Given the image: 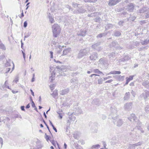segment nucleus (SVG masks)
<instances>
[{"label":"nucleus","mask_w":149,"mask_h":149,"mask_svg":"<svg viewBox=\"0 0 149 149\" xmlns=\"http://www.w3.org/2000/svg\"><path fill=\"white\" fill-rule=\"evenodd\" d=\"M113 25L111 24H108L107 25V26L109 29H111L113 28Z\"/></svg>","instance_id":"nucleus-50"},{"label":"nucleus","mask_w":149,"mask_h":149,"mask_svg":"<svg viewBox=\"0 0 149 149\" xmlns=\"http://www.w3.org/2000/svg\"><path fill=\"white\" fill-rule=\"evenodd\" d=\"M116 108H113L112 107H111L110 109L112 113H114L116 115V113H117V110Z\"/></svg>","instance_id":"nucleus-33"},{"label":"nucleus","mask_w":149,"mask_h":149,"mask_svg":"<svg viewBox=\"0 0 149 149\" xmlns=\"http://www.w3.org/2000/svg\"><path fill=\"white\" fill-rule=\"evenodd\" d=\"M149 42V40H145L144 41L142 42H141V43L142 45H147L148 43Z\"/></svg>","instance_id":"nucleus-39"},{"label":"nucleus","mask_w":149,"mask_h":149,"mask_svg":"<svg viewBox=\"0 0 149 149\" xmlns=\"http://www.w3.org/2000/svg\"><path fill=\"white\" fill-rule=\"evenodd\" d=\"M146 23V21L145 20H142L140 22V24L142 25Z\"/></svg>","instance_id":"nucleus-55"},{"label":"nucleus","mask_w":149,"mask_h":149,"mask_svg":"<svg viewBox=\"0 0 149 149\" xmlns=\"http://www.w3.org/2000/svg\"><path fill=\"white\" fill-rule=\"evenodd\" d=\"M25 107L24 106H21V109L22 110L24 111H25V109H24Z\"/></svg>","instance_id":"nucleus-63"},{"label":"nucleus","mask_w":149,"mask_h":149,"mask_svg":"<svg viewBox=\"0 0 149 149\" xmlns=\"http://www.w3.org/2000/svg\"><path fill=\"white\" fill-rule=\"evenodd\" d=\"M50 94L54 98H56L58 97L57 91L56 90L54 91L52 93Z\"/></svg>","instance_id":"nucleus-17"},{"label":"nucleus","mask_w":149,"mask_h":149,"mask_svg":"<svg viewBox=\"0 0 149 149\" xmlns=\"http://www.w3.org/2000/svg\"><path fill=\"white\" fill-rule=\"evenodd\" d=\"M107 35V33H101L99 34H98L97 36V38H101L103 36H105Z\"/></svg>","instance_id":"nucleus-32"},{"label":"nucleus","mask_w":149,"mask_h":149,"mask_svg":"<svg viewBox=\"0 0 149 149\" xmlns=\"http://www.w3.org/2000/svg\"><path fill=\"white\" fill-rule=\"evenodd\" d=\"M10 62L11 60L10 59H8V60H7L6 62L5 63V65L6 67L10 66Z\"/></svg>","instance_id":"nucleus-36"},{"label":"nucleus","mask_w":149,"mask_h":149,"mask_svg":"<svg viewBox=\"0 0 149 149\" xmlns=\"http://www.w3.org/2000/svg\"><path fill=\"white\" fill-rule=\"evenodd\" d=\"M18 81L19 77L18 76H17L15 77L14 80L13 81V82H15L16 83H17V82Z\"/></svg>","instance_id":"nucleus-43"},{"label":"nucleus","mask_w":149,"mask_h":149,"mask_svg":"<svg viewBox=\"0 0 149 149\" xmlns=\"http://www.w3.org/2000/svg\"><path fill=\"white\" fill-rule=\"evenodd\" d=\"M10 70V68H6V72L5 73H8V72Z\"/></svg>","instance_id":"nucleus-64"},{"label":"nucleus","mask_w":149,"mask_h":149,"mask_svg":"<svg viewBox=\"0 0 149 149\" xmlns=\"http://www.w3.org/2000/svg\"><path fill=\"white\" fill-rule=\"evenodd\" d=\"M129 120L131 122H133L135 121V123L138 121L139 120L137 119V118L135 116V115L134 114H132L128 118Z\"/></svg>","instance_id":"nucleus-5"},{"label":"nucleus","mask_w":149,"mask_h":149,"mask_svg":"<svg viewBox=\"0 0 149 149\" xmlns=\"http://www.w3.org/2000/svg\"><path fill=\"white\" fill-rule=\"evenodd\" d=\"M8 81L6 80L4 84L1 85V86H0V88L1 89L3 90H5L6 88H8L9 89H10L9 87L8 86Z\"/></svg>","instance_id":"nucleus-9"},{"label":"nucleus","mask_w":149,"mask_h":149,"mask_svg":"<svg viewBox=\"0 0 149 149\" xmlns=\"http://www.w3.org/2000/svg\"><path fill=\"white\" fill-rule=\"evenodd\" d=\"M145 17L146 18H149V11L146 13Z\"/></svg>","instance_id":"nucleus-56"},{"label":"nucleus","mask_w":149,"mask_h":149,"mask_svg":"<svg viewBox=\"0 0 149 149\" xmlns=\"http://www.w3.org/2000/svg\"><path fill=\"white\" fill-rule=\"evenodd\" d=\"M84 1L85 2L94 3L97 1V0H84Z\"/></svg>","instance_id":"nucleus-35"},{"label":"nucleus","mask_w":149,"mask_h":149,"mask_svg":"<svg viewBox=\"0 0 149 149\" xmlns=\"http://www.w3.org/2000/svg\"><path fill=\"white\" fill-rule=\"evenodd\" d=\"M86 10L84 9L82 7L79 8L77 10L76 12L77 13H84Z\"/></svg>","instance_id":"nucleus-22"},{"label":"nucleus","mask_w":149,"mask_h":149,"mask_svg":"<svg viewBox=\"0 0 149 149\" xmlns=\"http://www.w3.org/2000/svg\"><path fill=\"white\" fill-rule=\"evenodd\" d=\"M45 138L46 139V140L48 141L49 140V138L50 136H49L47 135V134L46 133H45Z\"/></svg>","instance_id":"nucleus-52"},{"label":"nucleus","mask_w":149,"mask_h":149,"mask_svg":"<svg viewBox=\"0 0 149 149\" xmlns=\"http://www.w3.org/2000/svg\"><path fill=\"white\" fill-rule=\"evenodd\" d=\"M97 81L98 84H102L103 80L102 78H100L98 79Z\"/></svg>","instance_id":"nucleus-44"},{"label":"nucleus","mask_w":149,"mask_h":149,"mask_svg":"<svg viewBox=\"0 0 149 149\" xmlns=\"http://www.w3.org/2000/svg\"><path fill=\"white\" fill-rule=\"evenodd\" d=\"M136 17L135 16L130 17L129 18V19L131 20L132 21H134V20L136 19Z\"/></svg>","instance_id":"nucleus-48"},{"label":"nucleus","mask_w":149,"mask_h":149,"mask_svg":"<svg viewBox=\"0 0 149 149\" xmlns=\"http://www.w3.org/2000/svg\"><path fill=\"white\" fill-rule=\"evenodd\" d=\"M149 96V91L147 90H145L143 93L140 95V97L141 98H143L146 100Z\"/></svg>","instance_id":"nucleus-4"},{"label":"nucleus","mask_w":149,"mask_h":149,"mask_svg":"<svg viewBox=\"0 0 149 149\" xmlns=\"http://www.w3.org/2000/svg\"><path fill=\"white\" fill-rule=\"evenodd\" d=\"M121 34L120 32L118 31H115L114 33V36H119L121 35Z\"/></svg>","instance_id":"nucleus-30"},{"label":"nucleus","mask_w":149,"mask_h":149,"mask_svg":"<svg viewBox=\"0 0 149 149\" xmlns=\"http://www.w3.org/2000/svg\"><path fill=\"white\" fill-rule=\"evenodd\" d=\"M31 34V32H29L28 33L25 35L24 38H28Z\"/></svg>","instance_id":"nucleus-51"},{"label":"nucleus","mask_w":149,"mask_h":149,"mask_svg":"<svg viewBox=\"0 0 149 149\" xmlns=\"http://www.w3.org/2000/svg\"><path fill=\"white\" fill-rule=\"evenodd\" d=\"M93 72L96 73H98V74H102L103 75H104V74H103V73L101 71H100L98 69H94L93 70Z\"/></svg>","instance_id":"nucleus-29"},{"label":"nucleus","mask_w":149,"mask_h":149,"mask_svg":"<svg viewBox=\"0 0 149 149\" xmlns=\"http://www.w3.org/2000/svg\"><path fill=\"white\" fill-rule=\"evenodd\" d=\"M141 123L139 121L137 122V125L136 126V127L139 130H140L142 133H143L144 131L142 130L141 128Z\"/></svg>","instance_id":"nucleus-12"},{"label":"nucleus","mask_w":149,"mask_h":149,"mask_svg":"<svg viewBox=\"0 0 149 149\" xmlns=\"http://www.w3.org/2000/svg\"><path fill=\"white\" fill-rule=\"evenodd\" d=\"M57 68L59 69L61 71L65 72L66 70V67L64 66H62L60 67L59 66H57Z\"/></svg>","instance_id":"nucleus-21"},{"label":"nucleus","mask_w":149,"mask_h":149,"mask_svg":"<svg viewBox=\"0 0 149 149\" xmlns=\"http://www.w3.org/2000/svg\"><path fill=\"white\" fill-rule=\"evenodd\" d=\"M112 46L113 47H115V48H121V47H118V44L117 42H113L112 43Z\"/></svg>","instance_id":"nucleus-28"},{"label":"nucleus","mask_w":149,"mask_h":149,"mask_svg":"<svg viewBox=\"0 0 149 149\" xmlns=\"http://www.w3.org/2000/svg\"><path fill=\"white\" fill-rule=\"evenodd\" d=\"M48 18L49 19V21L51 23H53L54 22V21L53 18V17L52 15L50 13H49L48 14Z\"/></svg>","instance_id":"nucleus-20"},{"label":"nucleus","mask_w":149,"mask_h":149,"mask_svg":"<svg viewBox=\"0 0 149 149\" xmlns=\"http://www.w3.org/2000/svg\"><path fill=\"white\" fill-rule=\"evenodd\" d=\"M123 123L122 120L121 119H119L117 121L116 125L120 127L122 125Z\"/></svg>","instance_id":"nucleus-23"},{"label":"nucleus","mask_w":149,"mask_h":149,"mask_svg":"<svg viewBox=\"0 0 149 149\" xmlns=\"http://www.w3.org/2000/svg\"><path fill=\"white\" fill-rule=\"evenodd\" d=\"M120 1L121 0H109L108 4L110 6H113L120 2Z\"/></svg>","instance_id":"nucleus-8"},{"label":"nucleus","mask_w":149,"mask_h":149,"mask_svg":"<svg viewBox=\"0 0 149 149\" xmlns=\"http://www.w3.org/2000/svg\"><path fill=\"white\" fill-rule=\"evenodd\" d=\"M36 148L37 149H40L42 147L41 142L39 141H37L36 142Z\"/></svg>","instance_id":"nucleus-16"},{"label":"nucleus","mask_w":149,"mask_h":149,"mask_svg":"<svg viewBox=\"0 0 149 149\" xmlns=\"http://www.w3.org/2000/svg\"><path fill=\"white\" fill-rule=\"evenodd\" d=\"M87 31L85 29H81L78 32L77 34L78 36L84 37L86 36Z\"/></svg>","instance_id":"nucleus-6"},{"label":"nucleus","mask_w":149,"mask_h":149,"mask_svg":"<svg viewBox=\"0 0 149 149\" xmlns=\"http://www.w3.org/2000/svg\"><path fill=\"white\" fill-rule=\"evenodd\" d=\"M133 104L132 102H127L125 104L124 106V109L126 111H130L132 109Z\"/></svg>","instance_id":"nucleus-3"},{"label":"nucleus","mask_w":149,"mask_h":149,"mask_svg":"<svg viewBox=\"0 0 149 149\" xmlns=\"http://www.w3.org/2000/svg\"><path fill=\"white\" fill-rule=\"evenodd\" d=\"M69 89L67 88L61 91H60V93L61 95H64L68 93L69 92Z\"/></svg>","instance_id":"nucleus-11"},{"label":"nucleus","mask_w":149,"mask_h":149,"mask_svg":"<svg viewBox=\"0 0 149 149\" xmlns=\"http://www.w3.org/2000/svg\"><path fill=\"white\" fill-rule=\"evenodd\" d=\"M139 42L136 41L135 42H133L132 43V44L133 45L136 47L139 45Z\"/></svg>","instance_id":"nucleus-40"},{"label":"nucleus","mask_w":149,"mask_h":149,"mask_svg":"<svg viewBox=\"0 0 149 149\" xmlns=\"http://www.w3.org/2000/svg\"><path fill=\"white\" fill-rule=\"evenodd\" d=\"M134 77V76H130L129 78L127 77L126 79L127 80H128L129 81H130L132 80L133 79V77Z\"/></svg>","instance_id":"nucleus-47"},{"label":"nucleus","mask_w":149,"mask_h":149,"mask_svg":"<svg viewBox=\"0 0 149 149\" xmlns=\"http://www.w3.org/2000/svg\"><path fill=\"white\" fill-rule=\"evenodd\" d=\"M71 51V48H68L64 49L63 51V53L62 56L65 55L67 54L70 53Z\"/></svg>","instance_id":"nucleus-14"},{"label":"nucleus","mask_w":149,"mask_h":149,"mask_svg":"<svg viewBox=\"0 0 149 149\" xmlns=\"http://www.w3.org/2000/svg\"><path fill=\"white\" fill-rule=\"evenodd\" d=\"M27 25V23L26 21H25L24 24V27L25 28H26Z\"/></svg>","instance_id":"nucleus-62"},{"label":"nucleus","mask_w":149,"mask_h":149,"mask_svg":"<svg viewBox=\"0 0 149 149\" xmlns=\"http://www.w3.org/2000/svg\"><path fill=\"white\" fill-rule=\"evenodd\" d=\"M78 4H77L76 3H75L74 2L72 3V6L74 8H75L77 7L78 6Z\"/></svg>","instance_id":"nucleus-53"},{"label":"nucleus","mask_w":149,"mask_h":149,"mask_svg":"<svg viewBox=\"0 0 149 149\" xmlns=\"http://www.w3.org/2000/svg\"><path fill=\"white\" fill-rule=\"evenodd\" d=\"M93 101L94 102H95V101H97V102H98L97 103H95V104H96V105H98L99 104V101L98 100V99H94V100H93Z\"/></svg>","instance_id":"nucleus-59"},{"label":"nucleus","mask_w":149,"mask_h":149,"mask_svg":"<svg viewBox=\"0 0 149 149\" xmlns=\"http://www.w3.org/2000/svg\"><path fill=\"white\" fill-rule=\"evenodd\" d=\"M108 56L110 58L111 57L113 58L115 57V53L114 52L109 53L108 54Z\"/></svg>","instance_id":"nucleus-34"},{"label":"nucleus","mask_w":149,"mask_h":149,"mask_svg":"<svg viewBox=\"0 0 149 149\" xmlns=\"http://www.w3.org/2000/svg\"><path fill=\"white\" fill-rule=\"evenodd\" d=\"M97 58V54L95 52L92 53L90 56V59L91 60H95Z\"/></svg>","instance_id":"nucleus-10"},{"label":"nucleus","mask_w":149,"mask_h":149,"mask_svg":"<svg viewBox=\"0 0 149 149\" xmlns=\"http://www.w3.org/2000/svg\"><path fill=\"white\" fill-rule=\"evenodd\" d=\"M31 102H32V106L34 108L36 107V106L35 103H34L32 99H31Z\"/></svg>","instance_id":"nucleus-57"},{"label":"nucleus","mask_w":149,"mask_h":149,"mask_svg":"<svg viewBox=\"0 0 149 149\" xmlns=\"http://www.w3.org/2000/svg\"><path fill=\"white\" fill-rule=\"evenodd\" d=\"M130 97V93L129 92L126 93L123 97L124 100H128Z\"/></svg>","instance_id":"nucleus-19"},{"label":"nucleus","mask_w":149,"mask_h":149,"mask_svg":"<svg viewBox=\"0 0 149 149\" xmlns=\"http://www.w3.org/2000/svg\"><path fill=\"white\" fill-rule=\"evenodd\" d=\"M0 48L4 50L6 49L5 46L3 43H1V42L0 44Z\"/></svg>","instance_id":"nucleus-37"},{"label":"nucleus","mask_w":149,"mask_h":149,"mask_svg":"<svg viewBox=\"0 0 149 149\" xmlns=\"http://www.w3.org/2000/svg\"><path fill=\"white\" fill-rule=\"evenodd\" d=\"M0 143H1V146H2V145L3 144V140L2 138L0 137Z\"/></svg>","instance_id":"nucleus-58"},{"label":"nucleus","mask_w":149,"mask_h":149,"mask_svg":"<svg viewBox=\"0 0 149 149\" xmlns=\"http://www.w3.org/2000/svg\"><path fill=\"white\" fill-rule=\"evenodd\" d=\"M71 117H72V118H71V117L70 118V120H72V121L74 120L75 119V117L74 116H72Z\"/></svg>","instance_id":"nucleus-61"},{"label":"nucleus","mask_w":149,"mask_h":149,"mask_svg":"<svg viewBox=\"0 0 149 149\" xmlns=\"http://www.w3.org/2000/svg\"><path fill=\"white\" fill-rule=\"evenodd\" d=\"M42 120H43V122H44V123H45V125L46 126V127H47V128L48 129L49 132L51 134V135H52V133H51V131H50V129H49V127H48V125L47 124L46 122H45V121L43 119H42Z\"/></svg>","instance_id":"nucleus-41"},{"label":"nucleus","mask_w":149,"mask_h":149,"mask_svg":"<svg viewBox=\"0 0 149 149\" xmlns=\"http://www.w3.org/2000/svg\"><path fill=\"white\" fill-rule=\"evenodd\" d=\"M145 110L147 113H149V105L146 106L145 107Z\"/></svg>","instance_id":"nucleus-42"},{"label":"nucleus","mask_w":149,"mask_h":149,"mask_svg":"<svg viewBox=\"0 0 149 149\" xmlns=\"http://www.w3.org/2000/svg\"><path fill=\"white\" fill-rule=\"evenodd\" d=\"M85 56V55L83 53H82V51L81 50H80L79 51V53L78 54L77 58L79 59H80L82 58L83 56Z\"/></svg>","instance_id":"nucleus-25"},{"label":"nucleus","mask_w":149,"mask_h":149,"mask_svg":"<svg viewBox=\"0 0 149 149\" xmlns=\"http://www.w3.org/2000/svg\"><path fill=\"white\" fill-rule=\"evenodd\" d=\"M142 144V141L139 142L138 143H135L134 144L136 147H137L138 146H140Z\"/></svg>","instance_id":"nucleus-45"},{"label":"nucleus","mask_w":149,"mask_h":149,"mask_svg":"<svg viewBox=\"0 0 149 149\" xmlns=\"http://www.w3.org/2000/svg\"><path fill=\"white\" fill-rule=\"evenodd\" d=\"M55 73H56L54 71H53L52 73V75L51 77H50L49 78L51 80V81H53V79H54V78L55 77Z\"/></svg>","instance_id":"nucleus-26"},{"label":"nucleus","mask_w":149,"mask_h":149,"mask_svg":"<svg viewBox=\"0 0 149 149\" xmlns=\"http://www.w3.org/2000/svg\"><path fill=\"white\" fill-rule=\"evenodd\" d=\"M134 5L133 3H131L128 4L127 6V9L129 12H133L134 8Z\"/></svg>","instance_id":"nucleus-7"},{"label":"nucleus","mask_w":149,"mask_h":149,"mask_svg":"<svg viewBox=\"0 0 149 149\" xmlns=\"http://www.w3.org/2000/svg\"><path fill=\"white\" fill-rule=\"evenodd\" d=\"M142 85L145 88L149 89V81H144L143 82Z\"/></svg>","instance_id":"nucleus-18"},{"label":"nucleus","mask_w":149,"mask_h":149,"mask_svg":"<svg viewBox=\"0 0 149 149\" xmlns=\"http://www.w3.org/2000/svg\"><path fill=\"white\" fill-rule=\"evenodd\" d=\"M54 86L55 85L54 84H52L50 86V89L52 91L54 89Z\"/></svg>","instance_id":"nucleus-54"},{"label":"nucleus","mask_w":149,"mask_h":149,"mask_svg":"<svg viewBox=\"0 0 149 149\" xmlns=\"http://www.w3.org/2000/svg\"><path fill=\"white\" fill-rule=\"evenodd\" d=\"M124 22L123 21L121 20L118 22V24L120 26H122L123 25V24L124 23Z\"/></svg>","instance_id":"nucleus-46"},{"label":"nucleus","mask_w":149,"mask_h":149,"mask_svg":"<svg viewBox=\"0 0 149 149\" xmlns=\"http://www.w3.org/2000/svg\"><path fill=\"white\" fill-rule=\"evenodd\" d=\"M100 147V145L99 144H97V145H93L92 146V148H98Z\"/></svg>","instance_id":"nucleus-49"},{"label":"nucleus","mask_w":149,"mask_h":149,"mask_svg":"<svg viewBox=\"0 0 149 149\" xmlns=\"http://www.w3.org/2000/svg\"><path fill=\"white\" fill-rule=\"evenodd\" d=\"M53 36L56 38L60 33L61 28L57 24H54L52 27Z\"/></svg>","instance_id":"nucleus-1"},{"label":"nucleus","mask_w":149,"mask_h":149,"mask_svg":"<svg viewBox=\"0 0 149 149\" xmlns=\"http://www.w3.org/2000/svg\"><path fill=\"white\" fill-rule=\"evenodd\" d=\"M81 50L82 51V53H83L84 54L86 55L89 53L90 49L89 48H87L85 49H81Z\"/></svg>","instance_id":"nucleus-15"},{"label":"nucleus","mask_w":149,"mask_h":149,"mask_svg":"<svg viewBox=\"0 0 149 149\" xmlns=\"http://www.w3.org/2000/svg\"><path fill=\"white\" fill-rule=\"evenodd\" d=\"M130 57L127 56H125L124 58H122L119 60V61L120 62H125L129 60L130 59Z\"/></svg>","instance_id":"nucleus-13"},{"label":"nucleus","mask_w":149,"mask_h":149,"mask_svg":"<svg viewBox=\"0 0 149 149\" xmlns=\"http://www.w3.org/2000/svg\"><path fill=\"white\" fill-rule=\"evenodd\" d=\"M146 8H142L141 9L139 10V12L140 13H143L144 12H145V11H146Z\"/></svg>","instance_id":"nucleus-38"},{"label":"nucleus","mask_w":149,"mask_h":149,"mask_svg":"<svg viewBox=\"0 0 149 149\" xmlns=\"http://www.w3.org/2000/svg\"><path fill=\"white\" fill-rule=\"evenodd\" d=\"M134 144H130L128 146V149H134L136 147Z\"/></svg>","instance_id":"nucleus-31"},{"label":"nucleus","mask_w":149,"mask_h":149,"mask_svg":"<svg viewBox=\"0 0 149 149\" xmlns=\"http://www.w3.org/2000/svg\"><path fill=\"white\" fill-rule=\"evenodd\" d=\"M120 73L121 72L120 71H111L108 74H120Z\"/></svg>","instance_id":"nucleus-27"},{"label":"nucleus","mask_w":149,"mask_h":149,"mask_svg":"<svg viewBox=\"0 0 149 149\" xmlns=\"http://www.w3.org/2000/svg\"><path fill=\"white\" fill-rule=\"evenodd\" d=\"M85 56V55L83 53H82V51L81 50H80L79 51V53L78 54L77 58L79 59H80L82 58L83 56Z\"/></svg>","instance_id":"nucleus-24"},{"label":"nucleus","mask_w":149,"mask_h":149,"mask_svg":"<svg viewBox=\"0 0 149 149\" xmlns=\"http://www.w3.org/2000/svg\"><path fill=\"white\" fill-rule=\"evenodd\" d=\"M50 141L52 143V144L54 146H55L56 143V142L54 141V140H51Z\"/></svg>","instance_id":"nucleus-60"},{"label":"nucleus","mask_w":149,"mask_h":149,"mask_svg":"<svg viewBox=\"0 0 149 149\" xmlns=\"http://www.w3.org/2000/svg\"><path fill=\"white\" fill-rule=\"evenodd\" d=\"M100 42H97L95 43L92 45V48L95 50L97 51L101 50H102V48L100 46Z\"/></svg>","instance_id":"nucleus-2"}]
</instances>
